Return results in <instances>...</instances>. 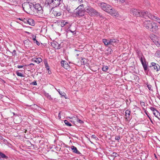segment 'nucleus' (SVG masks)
Returning <instances> with one entry per match:
<instances>
[{"label": "nucleus", "mask_w": 160, "mask_h": 160, "mask_svg": "<svg viewBox=\"0 0 160 160\" xmlns=\"http://www.w3.org/2000/svg\"><path fill=\"white\" fill-rule=\"evenodd\" d=\"M100 7L103 10L107 12L111 8V6L110 5L104 2L101 3Z\"/></svg>", "instance_id": "6e6552de"}, {"label": "nucleus", "mask_w": 160, "mask_h": 160, "mask_svg": "<svg viewBox=\"0 0 160 160\" xmlns=\"http://www.w3.org/2000/svg\"><path fill=\"white\" fill-rule=\"evenodd\" d=\"M61 27H62L65 26L68 27V29H69L71 26L70 24H69L68 22H66L65 21H63L61 22Z\"/></svg>", "instance_id": "4468645a"}, {"label": "nucleus", "mask_w": 160, "mask_h": 160, "mask_svg": "<svg viewBox=\"0 0 160 160\" xmlns=\"http://www.w3.org/2000/svg\"><path fill=\"white\" fill-rule=\"evenodd\" d=\"M16 73L18 76L21 77H24V76L23 75V74L21 72H16Z\"/></svg>", "instance_id": "7c9ffc66"}, {"label": "nucleus", "mask_w": 160, "mask_h": 160, "mask_svg": "<svg viewBox=\"0 0 160 160\" xmlns=\"http://www.w3.org/2000/svg\"><path fill=\"white\" fill-rule=\"evenodd\" d=\"M102 42L104 43L105 45L106 46H107L109 44L108 43V40L105 39H102Z\"/></svg>", "instance_id": "b1692460"}, {"label": "nucleus", "mask_w": 160, "mask_h": 160, "mask_svg": "<svg viewBox=\"0 0 160 160\" xmlns=\"http://www.w3.org/2000/svg\"><path fill=\"white\" fill-rule=\"evenodd\" d=\"M118 40L116 39H110L108 41V43L109 44L113 45L114 43H118Z\"/></svg>", "instance_id": "2eb2a0df"}, {"label": "nucleus", "mask_w": 160, "mask_h": 160, "mask_svg": "<svg viewBox=\"0 0 160 160\" xmlns=\"http://www.w3.org/2000/svg\"><path fill=\"white\" fill-rule=\"evenodd\" d=\"M143 55H142L141 56H139V58L140 60L142 63V65L143 67L144 68V70L145 72H146L148 69V63H147L145 60V58H144L143 61Z\"/></svg>", "instance_id": "1a4fd4ad"}, {"label": "nucleus", "mask_w": 160, "mask_h": 160, "mask_svg": "<svg viewBox=\"0 0 160 160\" xmlns=\"http://www.w3.org/2000/svg\"><path fill=\"white\" fill-rule=\"evenodd\" d=\"M27 33H28L29 32H27Z\"/></svg>", "instance_id": "052dcab7"}, {"label": "nucleus", "mask_w": 160, "mask_h": 160, "mask_svg": "<svg viewBox=\"0 0 160 160\" xmlns=\"http://www.w3.org/2000/svg\"><path fill=\"white\" fill-rule=\"evenodd\" d=\"M85 12V8H84L83 4H81L77 8L76 11L75 12L73 15L77 17H82L84 15Z\"/></svg>", "instance_id": "20e7f679"}, {"label": "nucleus", "mask_w": 160, "mask_h": 160, "mask_svg": "<svg viewBox=\"0 0 160 160\" xmlns=\"http://www.w3.org/2000/svg\"><path fill=\"white\" fill-rule=\"evenodd\" d=\"M6 0L7 2H9L11 3H12L13 4L16 3V2L15 1V2H14V1H13V0Z\"/></svg>", "instance_id": "c9c22d12"}, {"label": "nucleus", "mask_w": 160, "mask_h": 160, "mask_svg": "<svg viewBox=\"0 0 160 160\" xmlns=\"http://www.w3.org/2000/svg\"><path fill=\"white\" fill-rule=\"evenodd\" d=\"M120 138L119 136H117L115 137V139L118 141V142H119V140L120 139Z\"/></svg>", "instance_id": "f704fd0d"}, {"label": "nucleus", "mask_w": 160, "mask_h": 160, "mask_svg": "<svg viewBox=\"0 0 160 160\" xmlns=\"http://www.w3.org/2000/svg\"><path fill=\"white\" fill-rule=\"evenodd\" d=\"M23 10L27 13L32 14V3L25 2L22 4Z\"/></svg>", "instance_id": "39448f33"}, {"label": "nucleus", "mask_w": 160, "mask_h": 160, "mask_svg": "<svg viewBox=\"0 0 160 160\" xmlns=\"http://www.w3.org/2000/svg\"><path fill=\"white\" fill-rule=\"evenodd\" d=\"M47 2L48 5L55 7L58 6L62 2L61 0H47Z\"/></svg>", "instance_id": "423d86ee"}, {"label": "nucleus", "mask_w": 160, "mask_h": 160, "mask_svg": "<svg viewBox=\"0 0 160 160\" xmlns=\"http://www.w3.org/2000/svg\"><path fill=\"white\" fill-rule=\"evenodd\" d=\"M52 13L54 16L56 17L59 16H60L61 14V13L60 12L55 10H53Z\"/></svg>", "instance_id": "6ab92c4d"}, {"label": "nucleus", "mask_w": 160, "mask_h": 160, "mask_svg": "<svg viewBox=\"0 0 160 160\" xmlns=\"http://www.w3.org/2000/svg\"><path fill=\"white\" fill-rule=\"evenodd\" d=\"M45 66H46V68H47V66H46V65H45Z\"/></svg>", "instance_id": "680f3d73"}, {"label": "nucleus", "mask_w": 160, "mask_h": 160, "mask_svg": "<svg viewBox=\"0 0 160 160\" xmlns=\"http://www.w3.org/2000/svg\"><path fill=\"white\" fill-rule=\"evenodd\" d=\"M147 87L148 88V89L149 90H152L151 89L152 86L150 85H147Z\"/></svg>", "instance_id": "e433bc0d"}, {"label": "nucleus", "mask_w": 160, "mask_h": 160, "mask_svg": "<svg viewBox=\"0 0 160 160\" xmlns=\"http://www.w3.org/2000/svg\"><path fill=\"white\" fill-rule=\"evenodd\" d=\"M32 84L33 85H37V83L36 81H34L33 82H32Z\"/></svg>", "instance_id": "ea45409f"}, {"label": "nucleus", "mask_w": 160, "mask_h": 160, "mask_svg": "<svg viewBox=\"0 0 160 160\" xmlns=\"http://www.w3.org/2000/svg\"><path fill=\"white\" fill-rule=\"evenodd\" d=\"M78 55H79V54H77V56H78Z\"/></svg>", "instance_id": "13d9d810"}, {"label": "nucleus", "mask_w": 160, "mask_h": 160, "mask_svg": "<svg viewBox=\"0 0 160 160\" xmlns=\"http://www.w3.org/2000/svg\"><path fill=\"white\" fill-rule=\"evenodd\" d=\"M34 64L33 63H31L28 65V66L32 67V66H34Z\"/></svg>", "instance_id": "de8ad7c7"}, {"label": "nucleus", "mask_w": 160, "mask_h": 160, "mask_svg": "<svg viewBox=\"0 0 160 160\" xmlns=\"http://www.w3.org/2000/svg\"><path fill=\"white\" fill-rule=\"evenodd\" d=\"M69 31L70 32H71L72 33H73V32H75V31H72L70 30H68L67 32H69Z\"/></svg>", "instance_id": "8fccbe9b"}, {"label": "nucleus", "mask_w": 160, "mask_h": 160, "mask_svg": "<svg viewBox=\"0 0 160 160\" xmlns=\"http://www.w3.org/2000/svg\"><path fill=\"white\" fill-rule=\"evenodd\" d=\"M47 69L48 70V69H49V68H47Z\"/></svg>", "instance_id": "e2e57ef3"}, {"label": "nucleus", "mask_w": 160, "mask_h": 160, "mask_svg": "<svg viewBox=\"0 0 160 160\" xmlns=\"http://www.w3.org/2000/svg\"><path fill=\"white\" fill-rule=\"evenodd\" d=\"M55 89L58 92L59 94L61 95V97H63L64 96L65 97V95H66V94L64 92H62L60 91V90L59 89H57L56 88H55Z\"/></svg>", "instance_id": "aec40b11"}, {"label": "nucleus", "mask_w": 160, "mask_h": 160, "mask_svg": "<svg viewBox=\"0 0 160 160\" xmlns=\"http://www.w3.org/2000/svg\"><path fill=\"white\" fill-rule=\"evenodd\" d=\"M73 152L77 154H80V152L77 150V148L74 146H72L71 148Z\"/></svg>", "instance_id": "a211bd4d"}, {"label": "nucleus", "mask_w": 160, "mask_h": 160, "mask_svg": "<svg viewBox=\"0 0 160 160\" xmlns=\"http://www.w3.org/2000/svg\"><path fill=\"white\" fill-rule=\"evenodd\" d=\"M153 112V114L156 117H158L157 116L158 115V114H160L159 112L157 110H156V111H155V112Z\"/></svg>", "instance_id": "c756f323"}, {"label": "nucleus", "mask_w": 160, "mask_h": 160, "mask_svg": "<svg viewBox=\"0 0 160 160\" xmlns=\"http://www.w3.org/2000/svg\"><path fill=\"white\" fill-rule=\"evenodd\" d=\"M147 18H149L151 19H152L154 20L157 21L159 19V18L157 16H154L152 15L151 13H149L148 12V14L147 15Z\"/></svg>", "instance_id": "9b49d317"}, {"label": "nucleus", "mask_w": 160, "mask_h": 160, "mask_svg": "<svg viewBox=\"0 0 160 160\" xmlns=\"http://www.w3.org/2000/svg\"><path fill=\"white\" fill-rule=\"evenodd\" d=\"M108 13L115 18L119 17V14L118 12L113 8H111Z\"/></svg>", "instance_id": "9d476101"}, {"label": "nucleus", "mask_w": 160, "mask_h": 160, "mask_svg": "<svg viewBox=\"0 0 160 160\" xmlns=\"http://www.w3.org/2000/svg\"><path fill=\"white\" fill-rule=\"evenodd\" d=\"M157 97L160 100V95H158Z\"/></svg>", "instance_id": "5fc2aeb1"}, {"label": "nucleus", "mask_w": 160, "mask_h": 160, "mask_svg": "<svg viewBox=\"0 0 160 160\" xmlns=\"http://www.w3.org/2000/svg\"><path fill=\"white\" fill-rule=\"evenodd\" d=\"M32 38L33 41H34V42H35L37 40L36 39V37L33 35L32 36Z\"/></svg>", "instance_id": "4c0bfd02"}, {"label": "nucleus", "mask_w": 160, "mask_h": 160, "mask_svg": "<svg viewBox=\"0 0 160 160\" xmlns=\"http://www.w3.org/2000/svg\"><path fill=\"white\" fill-rule=\"evenodd\" d=\"M28 18H24L22 19V21L25 23H27Z\"/></svg>", "instance_id": "2f4dec72"}, {"label": "nucleus", "mask_w": 160, "mask_h": 160, "mask_svg": "<svg viewBox=\"0 0 160 160\" xmlns=\"http://www.w3.org/2000/svg\"><path fill=\"white\" fill-rule=\"evenodd\" d=\"M64 122L67 126H72L71 123L68 122L67 120H64Z\"/></svg>", "instance_id": "393cba45"}, {"label": "nucleus", "mask_w": 160, "mask_h": 160, "mask_svg": "<svg viewBox=\"0 0 160 160\" xmlns=\"http://www.w3.org/2000/svg\"><path fill=\"white\" fill-rule=\"evenodd\" d=\"M61 112H59V113H58V117L59 118V119H60L61 118V115H60Z\"/></svg>", "instance_id": "09e8293b"}, {"label": "nucleus", "mask_w": 160, "mask_h": 160, "mask_svg": "<svg viewBox=\"0 0 160 160\" xmlns=\"http://www.w3.org/2000/svg\"><path fill=\"white\" fill-rule=\"evenodd\" d=\"M119 155V154L117 153L116 152H113L111 156L115 158L118 156Z\"/></svg>", "instance_id": "cd10ccee"}, {"label": "nucleus", "mask_w": 160, "mask_h": 160, "mask_svg": "<svg viewBox=\"0 0 160 160\" xmlns=\"http://www.w3.org/2000/svg\"><path fill=\"white\" fill-rule=\"evenodd\" d=\"M53 44L54 45V46H53L52 44V46L54 47V48H56V47H57V44H55V42L53 43Z\"/></svg>", "instance_id": "a18cd8bd"}, {"label": "nucleus", "mask_w": 160, "mask_h": 160, "mask_svg": "<svg viewBox=\"0 0 160 160\" xmlns=\"http://www.w3.org/2000/svg\"><path fill=\"white\" fill-rule=\"evenodd\" d=\"M42 59L40 58H37L35 60H34V62L37 63H39L42 62Z\"/></svg>", "instance_id": "5701e85b"}, {"label": "nucleus", "mask_w": 160, "mask_h": 160, "mask_svg": "<svg viewBox=\"0 0 160 160\" xmlns=\"http://www.w3.org/2000/svg\"><path fill=\"white\" fill-rule=\"evenodd\" d=\"M155 55L158 58H160V51H158L155 53Z\"/></svg>", "instance_id": "bb28decb"}, {"label": "nucleus", "mask_w": 160, "mask_h": 160, "mask_svg": "<svg viewBox=\"0 0 160 160\" xmlns=\"http://www.w3.org/2000/svg\"><path fill=\"white\" fill-rule=\"evenodd\" d=\"M141 105H144V106L145 105V103L144 102H141Z\"/></svg>", "instance_id": "603ef678"}, {"label": "nucleus", "mask_w": 160, "mask_h": 160, "mask_svg": "<svg viewBox=\"0 0 160 160\" xmlns=\"http://www.w3.org/2000/svg\"><path fill=\"white\" fill-rule=\"evenodd\" d=\"M157 21L158 23L159 22H160V18H159V19L158 21Z\"/></svg>", "instance_id": "4d7b16f0"}, {"label": "nucleus", "mask_w": 160, "mask_h": 160, "mask_svg": "<svg viewBox=\"0 0 160 160\" xmlns=\"http://www.w3.org/2000/svg\"><path fill=\"white\" fill-rule=\"evenodd\" d=\"M61 63L62 66L65 69H67L69 68L70 66L66 61L62 60Z\"/></svg>", "instance_id": "f8f14e48"}, {"label": "nucleus", "mask_w": 160, "mask_h": 160, "mask_svg": "<svg viewBox=\"0 0 160 160\" xmlns=\"http://www.w3.org/2000/svg\"><path fill=\"white\" fill-rule=\"evenodd\" d=\"M77 121L78 122L81 123H82V122H82V120H81L80 119H77Z\"/></svg>", "instance_id": "a19ab883"}, {"label": "nucleus", "mask_w": 160, "mask_h": 160, "mask_svg": "<svg viewBox=\"0 0 160 160\" xmlns=\"http://www.w3.org/2000/svg\"><path fill=\"white\" fill-rule=\"evenodd\" d=\"M119 1L121 2H124L125 1V0H119Z\"/></svg>", "instance_id": "3c124183"}, {"label": "nucleus", "mask_w": 160, "mask_h": 160, "mask_svg": "<svg viewBox=\"0 0 160 160\" xmlns=\"http://www.w3.org/2000/svg\"><path fill=\"white\" fill-rule=\"evenodd\" d=\"M150 109L153 112H155V111L157 110L155 108L152 107H150Z\"/></svg>", "instance_id": "473e14b6"}, {"label": "nucleus", "mask_w": 160, "mask_h": 160, "mask_svg": "<svg viewBox=\"0 0 160 160\" xmlns=\"http://www.w3.org/2000/svg\"><path fill=\"white\" fill-rule=\"evenodd\" d=\"M130 12L136 17H140L147 18V15L148 14V12L147 11L145 12L144 11H141L133 8L130 10Z\"/></svg>", "instance_id": "7ed1b4c3"}, {"label": "nucleus", "mask_w": 160, "mask_h": 160, "mask_svg": "<svg viewBox=\"0 0 160 160\" xmlns=\"http://www.w3.org/2000/svg\"><path fill=\"white\" fill-rule=\"evenodd\" d=\"M125 118L126 120H128V119L130 118V113H131V111L129 109L127 110L125 112Z\"/></svg>", "instance_id": "dca6fc26"}, {"label": "nucleus", "mask_w": 160, "mask_h": 160, "mask_svg": "<svg viewBox=\"0 0 160 160\" xmlns=\"http://www.w3.org/2000/svg\"><path fill=\"white\" fill-rule=\"evenodd\" d=\"M55 44H57V45L56 48L57 49H59L60 48V44H58V43L57 42H55Z\"/></svg>", "instance_id": "72a5a7b5"}, {"label": "nucleus", "mask_w": 160, "mask_h": 160, "mask_svg": "<svg viewBox=\"0 0 160 160\" xmlns=\"http://www.w3.org/2000/svg\"><path fill=\"white\" fill-rule=\"evenodd\" d=\"M27 22V23L30 25L32 26L34 25V21L32 19L28 18Z\"/></svg>", "instance_id": "f3484780"}, {"label": "nucleus", "mask_w": 160, "mask_h": 160, "mask_svg": "<svg viewBox=\"0 0 160 160\" xmlns=\"http://www.w3.org/2000/svg\"><path fill=\"white\" fill-rule=\"evenodd\" d=\"M32 14L36 15H41L43 13V10L41 5L39 3L33 2L32 3Z\"/></svg>", "instance_id": "f03ea898"}, {"label": "nucleus", "mask_w": 160, "mask_h": 160, "mask_svg": "<svg viewBox=\"0 0 160 160\" xmlns=\"http://www.w3.org/2000/svg\"><path fill=\"white\" fill-rule=\"evenodd\" d=\"M78 3H80L82 2V0H75Z\"/></svg>", "instance_id": "c03bdc74"}, {"label": "nucleus", "mask_w": 160, "mask_h": 160, "mask_svg": "<svg viewBox=\"0 0 160 160\" xmlns=\"http://www.w3.org/2000/svg\"><path fill=\"white\" fill-rule=\"evenodd\" d=\"M158 23L160 24V22H159Z\"/></svg>", "instance_id": "bf43d9fd"}, {"label": "nucleus", "mask_w": 160, "mask_h": 160, "mask_svg": "<svg viewBox=\"0 0 160 160\" xmlns=\"http://www.w3.org/2000/svg\"><path fill=\"white\" fill-rule=\"evenodd\" d=\"M86 12L91 15H98L97 11L91 7H87L85 8Z\"/></svg>", "instance_id": "0eeeda50"}, {"label": "nucleus", "mask_w": 160, "mask_h": 160, "mask_svg": "<svg viewBox=\"0 0 160 160\" xmlns=\"http://www.w3.org/2000/svg\"><path fill=\"white\" fill-rule=\"evenodd\" d=\"M97 15L99 16H100V17L102 18L103 19H104V18H105V17H103L102 15H101L98 12V15Z\"/></svg>", "instance_id": "37998d69"}, {"label": "nucleus", "mask_w": 160, "mask_h": 160, "mask_svg": "<svg viewBox=\"0 0 160 160\" xmlns=\"http://www.w3.org/2000/svg\"><path fill=\"white\" fill-rule=\"evenodd\" d=\"M67 10L68 11V12H70H70H71V11H70V9H69V10Z\"/></svg>", "instance_id": "6e6d98bb"}, {"label": "nucleus", "mask_w": 160, "mask_h": 160, "mask_svg": "<svg viewBox=\"0 0 160 160\" xmlns=\"http://www.w3.org/2000/svg\"><path fill=\"white\" fill-rule=\"evenodd\" d=\"M39 46L40 45V42L37 40L35 42Z\"/></svg>", "instance_id": "79ce46f5"}, {"label": "nucleus", "mask_w": 160, "mask_h": 160, "mask_svg": "<svg viewBox=\"0 0 160 160\" xmlns=\"http://www.w3.org/2000/svg\"><path fill=\"white\" fill-rule=\"evenodd\" d=\"M45 96L47 98L50 100H52V98L51 97V95H50L49 93H45L44 94Z\"/></svg>", "instance_id": "4be33fe9"}, {"label": "nucleus", "mask_w": 160, "mask_h": 160, "mask_svg": "<svg viewBox=\"0 0 160 160\" xmlns=\"http://www.w3.org/2000/svg\"><path fill=\"white\" fill-rule=\"evenodd\" d=\"M152 66V67L154 70H156L157 71H159L160 69V66L158 64L156 63L152 62L151 63Z\"/></svg>", "instance_id": "ddd939ff"}, {"label": "nucleus", "mask_w": 160, "mask_h": 160, "mask_svg": "<svg viewBox=\"0 0 160 160\" xmlns=\"http://www.w3.org/2000/svg\"><path fill=\"white\" fill-rule=\"evenodd\" d=\"M23 67V66H22V65H18L17 66V67L18 68H22Z\"/></svg>", "instance_id": "49530a36"}, {"label": "nucleus", "mask_w": 160, "mask_h": 160, "mask_svg": "<svg viewBox=\"0 0 160 160\" xmlns=\"http://www.w3.org/2000/svg\"><path fill=\"white\" fill-rule=\"evenodd\" d=\"M12 56H15L16 55V51L14 50L12 52Z\"/></svg>", "instance_id": "58836bf2"}, {"label": "nucleus", "mask_w": 160, "mask_h": 160, "mask_svg": "<svg viewBox=\"0 0 160 160\" xmlns=\"http://www.w3.org/2000/svg\"><path fill=\"white\" fill-rule=\"evenodd\" d=\"M143 26L146 29L153 32H156L158 28L156 23L149 20L144 21Z\"/></svg>", "instance_id": "f257e3e1"}, {"label": "nucleus", "mask_w": 160, "mask_h": 160, "mask_svg": "<svg viewBox=\"0 0 160 160\" xmlns=\"http://www.w3.org/2000/svg\"><path fill=\"white\" fill-rule=\"evenodd\" d=\"M87 62V60L86 58H82V61H81V62L82 65H85V64H86Z\"/></svg>", "instance_id": "412c9836"}, {"label": "nucleus", "mask_w": 160, "mask_h": 160, "mask_svg": "<svg viewBox=\"0 0 160 160\" xmlns=\"http://www.w3.org/2000/svg\"><path fill=\"white\" fill-rule=\"evenodd\" d=\"M92 137L93 138H96V137L95 136V135H92Z\"/></svg>", "instance_id": "864d4df0"}, {"label": "nucleus", "mask_w": 160, "mask_h": 160, "mask_svg": "<svg viewBox=\"0 0 160 160\" xmlns=\"http://www.w3.org/2000/svg\"><path fill=\"white\" fill-rule=\"evenodd\" d=\"M153 42L158 47L160 46V43L158 41L155 40L154 41H153Z\"/></svg>", "instance_id": "c85d7f7f"}, {"label": "nucleus", "mask_w": 160, "mask_h": 160, "mask_svg": "<svg viewBox=\"0 0 160 160\" xmlns=\"http://www.w3.org/2000/svg\"><path fill=\"white\" fill-rule=\"evenodd\" d=\"M108 69V68L107 66H104L102 67V70L103 71L106 72Z\"/></svg>", "instance_id": "a878e982"}]
</instances>
